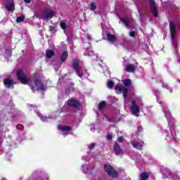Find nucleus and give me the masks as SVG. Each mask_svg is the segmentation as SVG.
<instances>
[{"label": "nucleus", "instance_id": "1", "mask_svg": "<svg viewBox=\"0 0 180 180\" xmlns=\"http://www.w3.org/2000/svg\"><path fill=\"white\" fill-rule=\"evenodd\" d=\"M158 95H160V91H156L155 96H157V101L159 102L160 105L161 106H163L162 110L165 113V116L167 118V120L168 122V124L169 127V131L172 134V139L174 140L175 139V137L176 136V133L175 132V125L174 124V122H172V116L171 115V112H169V110H168V108L167 107V104L162 103V101H160L158 100Z\"/></svg>", "mask_w": 180, "mask_h": 180}, {"label": "nucleus", "instance_id": "2", "mask_svg": "<svg viewBox=\"0 0 180 180\" xmlns=\"http://www.w3.org/2000/svg\"><path fill=\"white\" fill-rule=\"evenodd\" d=\"M32 84L34 86H32V84H30V86H31L34 92V88H36L37 91H44L46 89V86L43 85V84H41V82L37 78L34 79Z\"/></svg>", "mask_w": 180, "mask_h": 180}, {"label": "nucleus", "instance_id": "3", "mask_svg": "<svg viewBox=\"0 0 180 180\" xmlns=\"http://www.w3.org/2000/svg\"><path fill=\"white\" fill-rule=\"evenodd\" d=\"M115 91H119L120 92H122L123 97L124 98V107L127 108L129 100H127V89H126L124 86H122L120 84H117L115 86Z\"/></svg>", "mask_w": 180, "mask_h": 180}, {"label": "nucleus", "instance_id": "4", "mask_svg": "<svg viewBox=\"0 0 180 180\" xmlns=\"http://www.w3.org/2000/svg\"><path fill=\"white\" fill-rule=\"evenodd\" d=\"M72 67L77 75L79 76V78H82V77H84V71H82V69L79 66V60H78L77 59H75L73 60Z\"/></svg>", "mask_w": 180, "mask_h": 180}, {"label": "nucleus", "instance_id": "5", "mask_svg": "<svg viewBox=\"0 0 180 180\" xmlns=\"http://www.w3.org/2000/svg\"><path fill=\"white\" fill-rule=\"evenodd\" d=\"M17 77L21 84H24L25 85H26V84L29 82V79H27V76L25 75V72H23V70H22V69H19L17 71Z\"/></svg>", "mask_w": 180, "mask_h": 180}, {"label": "nucleus", "instance_id": "6", "mask_svg": "<svg viewBox=\"0 0 180 180\" xmlns=\"http://www.w3.org/2000/svg\"><path fill=\"white\" fill-rule=\"evenodd\" d=\"M129 108L134 116H136V117H139V116H140V107H139L136 101H131V104Z\"/></svg>", "mask_w": 180, "mask_h": 180}, {"label": "nucleus", "instance_id": "7", "mask_svg": "<svg viewBox=\"0 0 180 180\" xmlns=\"http://www.w3.org/2000/svg\"><path fill=\"white\" fill-rule=\"evenodd\" d=\"M104 169L105 172L108 173L110 176H111L112 178H116V176H117V172L115 170V169H113V167H112V166H110V165H105Z\"/></svg>", "mask_w": 180, "mask_h": 180}, {"label": "nucleus", "instance_id": "8", "mask_svg": "<svg viewBox=\"0 0 180 180\" xmlns=\"http://www.w3.org/2000/svg\"><path fill=\"white\" fill-rule=\"evenodd\" d=\"M58 130H60V131H62V133L65 137V136H68V134H72V132H70L71 127L64 126V125H58Z\"/></svg>", "mask_w": 180, "mask_h": 180}, {"label": "nucleus", "instance_id": "9", "mask_svg": "<svg viewBox=\"0 0 180 180\" xmlns=\"http://www.w3.org/2000/svg\"><path fill=\"white\" fill-rule=\"evenodd\" d=\"M149 4L150 6V11L153 13L154 18H157L158 16V10L157 9V6H155V2L154 0H150Z\"/></svg>", "mask_w": 180, "mask_h": 180}, {"label": "nucleus", "instance_id": "10", "mask_svg": "<svg viewBox=\"0 0 180 180\" xmlns=\"http://www.w3.org/2000/svg\"><path fill=\"white\" fill-rule=\"evenodd\" d=\"M169 29L172 36V41H174V39L176 35V28L175 27V24L172 21H171L169 23Z\"/></svg>", "mask_w": 180, "mask_h": 180}, {"label": "nucleus", "instance_id": "11", "mask_svg": "<svg viewBox=\"0 0 180 180\" xmlns=\"http://www.w3.org/2000/svg\"><path fill=\"white\" fill-rule=\"evenodd\" d=\"M6 8L8 12L15 11V2H13V0H7Z\"/></svg>", "mask_w": 180, "mask_h": 180}, {"label": "nucleus", "instance_id": "12", "mask_svg": "<svg viewBox=\"0 0 180 180\" xmlns=\"http://www.w3.org/2000/svg\"><path fill=\"white\" fill-rule=\"evenodd\" d=\"M68 105L72 108H79V106H81V102L78 100L70 99L68 101Z\"/></svg>", "mask_w": 180, "mask_h": 180}, {"label": "nucleus", "instance_id": "13", "mask_svg": "<svg viewBox=\"0 0 180 180\" xmlns=\"http://www.w3.org/2000/svg\"><path fill=\"white\" fill-rule=\"evenodd\" d=\"M54 16V11L51 10H46L42 15L44 19H51Z\"/></svg>", "mask_w": 180, "mask_h": 180}, {"label": "nucleus", "instance_id": "14", "mask_svg": "<svg viewBox=\"0 0 180 180\" xmlns=\"http://www.w3.org/2000/svg\"><path fill=\"white\" fill-rule=\"evenodd\" d=\"M131 144H132L133 147L134 148H136V150H141L143 148L144 142H143L141 141H131Z\"/></svg>", "mask_w": 180, "mask_h": 180}, {"label": "nucleus", "instance_id": "15", "mask_svg": "<svg viewBox=\"0 0 180 180\" xmlns=\"http://www.w3.org/2000/svg\"><path fill=\"white\" fill-rule=\"evenodd\" d=\"M4 84L6 88H13V80L11 78V77L4 79Z\"/></svg>", "mask_w": 180, "mask_h": 180}, {"label": "nucleus", "instance_id": "16", "mask_svg": "<svg viewBox=\"0 0 180 180\" xmlns=\"http://www.w3.org/2000/svg\"><path fill=\"white\" fill-rule=\"evenodd\" d=\"M114 151L116 155H122L123 154V150L120 149V147L119 146V144H117V143H115V144L114 145Z\"/></svg>", "mask_w": 180, "mask_h": 180}, {"label": "nucleus", "instance_id": "17", "mask_svg": "<svg viewBox=\"0 0 180 180\" xmlns=\"http://www.w3.org/2000/svg\"><path fill=\"white\" fill-rule=\"evenodd\" d=\"M127 72H134L136 71V66L133 64H128L125 68Z\"/></svg>", "mask_w": 180, "mask_h": 180}, {"label": "nucleus", "instance_id": "18", "mask_svg": "<svg viewBox=\"0 0 180 180\" xmlns=\"http://www.w3.org/2000/svg\"><path fill=\"white\" fill-rule=\"evenodd\" d=\"M84 56H89V57H92L94 56V51L91 49V45L89 48H87L86 52L84 53Z\"/></svg>", "mask_w": 180, "mask_h": 180}, {"label": "nucleus", "instance_id": "19", "mask_svg": "<svg viewBox=\"0 0 180 180\" xmlns=\"http://www.w3.org/2000/svg\"><path fill=\"white\" fill-rule=\"evenodd\" d=\"M67 58H68V52L65 51L62 53L61 57H60L61 63H64V61H65V60H67Z\"/></svg>", "mask_w": 180, "mask_h": 180}, {"label": "nucleus", "instance_id": "20", "mask_svg": "<svg viewBox=\"0 0 180 180\" xmlns=\"http://www.w3.org/2000/svg\"><path fill=\"white\" fill-rule=\"evenodd\" d=\"M38 116L39 117H41V120L42 122H50V120H51V118L50 117H47L46 116H43L41 114H40L39 112L37 113Z\"/></svg>", "mask_w": 180, "mask_h": 180}, {"label": "nucleus", "instance_id": "21", "mask_svg": "<svg viewBox=\"0 0 180 180\" xmlns=\"http://www.w3.org/2000/svg\"><path fill=\"white\" fill-rule=\"evenodd\" d=\"M107 39L108 41H115L116 40V37H115V35H112V34H108Z\"/></svg>", "mask_w": 180, "mask_h": 180}, {"label": "nucleus", "instance_id": "22", "mask_svg": "<svg viewBox=\"0 0 180 180\" xmlns=\"http://www.w3.org/2000/svg\"><path fill=\"white\" fill-rule=\"evenodd\" d=\"M105 106H106L105 102L103 101V102L100 103V104L98 105V110L100 112H102L105 109Z\"/></svg>", "mask_w": 180, "mask_h": 180}, {"label": "nucleus", "instance_id": "23", "mask_svg": "<svg viewBox=\"0 0 180 180\" xmlns=\"http://www.w3.org/2000/svg\"><path fill=\"white\" fill-rule=\"evenodd\" d=\"M46 56L47 58H51V57L54 56V51L51 50H48L46 52Z\"/></svg>", "mask_w": 180, "mask_h": 180}, {"label": "nucleus", "instance_id": "24", "mask_svg": "<svg viewBox=\"0 0 180 180\" xmlns=\"http://www.w3.org/2000/svg\"><path fill=\"white\" fill-rule=\"evenodd\" d=\"M148 179V173H142L141 174V179L140 180H147Z\"/></svg>", "mask_w": 180, "mask_h": 180}, {"label": "nucleus", "instance_id": "25", "mask_svg": "<svg viewBox=\"0 0 180 180\" xmlns=\"http://www.w3.org/2000/svg\"><path fill=\"white\" fill-rule=\"evenodd\" d=\"M124 85L125 86H130L131 85V80L129 79H126L124 80Z\"/></svg>", "mask_w": 180, "mask_h": 180}, {"label": "nucleus", "instance_id": "26", "mask_svg": "<svg viewBox=\"0 0 180 180\" xmlns=\"http://www.w3.org/2000/svg\"><path fill=\"white\" fill-rule=\"evenodd\" d=\"M91 40H92V38H91V36H87L86 37L83 39V41H84V43H88V44H91Z\"/></svg>", "mask_w": 180, "mask_h": 180}, {"label": "nucleus", "instance_id": "27", "mask_svg": "<svg viewBox=\"0 0 180 180\" xmlns=\"http://www.w3.org/2000/svg\"><path fill=\"white\" fill-rule=\"evenodd\" d=\"M121 20H122V22H123V23H124L127 27H129V23H130V21L129 20V19H127V18H125V19L122 18Z\"/></svg>", "mask_w": 180, "mask_h": 180}, {"label": "nucleus", "instance_id": "28", "mask_svg": "<svg viewBox=\"0 0 180 180\" xmlns=\"http://www.w3.org/2000/svg\"><path fill=\"white\" fill-rule=\"evenodd\" d=\"M129 37L135 38L136 36H137V32L136 31H131L129 34Z\"/></svg>", "mask_w": 180, "mask_h": 180}, {"label": "nucleus", "instance_id": "29", "mask_svg": "<svg viewBox=\"0 0 180 180\" xmlns=\"http://www.w3.org/2000/svg\"><path fill=\"white\" fill-rule=\"evenodd\" d=\"M24 20H25V15H20L16 19L17 23H20V22H23Z\"/></svg>", "mask_w": 180, "mask_h": 180}, {"label": "nucleus", "instance_id": "30", "mask_svg": "<svg viewBox=\"0 0 180 180\" xmlns=\"http://www.w3.org/2000/svg\"><path fill=\"white\" fill-rule=\"evenodd\" d=\"M107 86H108V88H110V89H112V88H113V86H115V84L113 83L112 81L110 80L108 82Z\"/></svg>", "mask_w": 180, "mask_h": 180}, {"label": "nucleus", "instance_id": "31", "mask_svg": "<svg viewBox=\"0 0 180 180\" xmlns=\"http://www.w3.org/2000/svg\"><path fill=\"white\" fill-rule=\"evenodd\" d=\"M90 9L91 11H95V9H96V4L95 3H91L90 4Z\"/></svg>", "mask_w": 180, "mask_h": 180}, {"label": "nucleus", "instance_id": "32", "mask_svg": "<svg viewBox=\"0 0 180 180\" xmlns=\"http://www.w3.org/2000/svg\"><path fill=\"white\" fill-rule=\"evenodd\" d=\"M162 88H166V89H169V92H172V89H169V86H168V84H163L162 85Z\"/></svg>", "mask_w": 180, "mask_h": 180}, {"label": "nucleus", "instance_id": "33", "mask_svg": "<svg viewBox=\"0 0 180 180\" xmlns=\"http://www.w3.org/2000/svg\"><path fill=\"white\" fill-rule=\"evenodd\" d=\"M60 27H62L63 30H65V29H67V24H65V22H61Z\"/></svg>", "mask_w": 180, "mask_h": 180}, {"label": "nucleus", "instance_id": "34", "mask_svg": "<svg viewBox=\"0 0 180 180\" xmlns=\"http://www.w3.org/2000/svg\"><path fill=\"white\" fill-rule=\"evenodd\" d=\"M71 91H74V89L72 88H68L65 89V94H67V95H68V94H70V92H71Z\"/></svg>", "mask_w": 180, "mask_h": 180}, {"label": "nucleus", "instance_id": "35", "mask_svg": "<svg viewBox=\"0 0 180 180\" xmlns=\"http://www.w3.org/2000/svg\"><path fill=\"white\" fill-rule=\"evenodd\" d=\"M94 148H95V143H91L89 146V150H94Z\"/></svg>", "mask_w": 180, "mask_h": 180}, {"label": "nucleus", "instance_id": "36", "mask_svg": "<svg viewBox=\"0 0 180 180\" xmlns=\"http://www.w3.org/2000/svg\"><path fill=\"white\" fill-rule=\"evenodd\" d=\"M82 168H83L84 172H87V171H88V167H87L85 165H83L82 166Z\"/></svg>", "mask_w": 180, "mask_h": 180}, {"label": "nucleus", "instance_id": "37", "mask_svg": "<svg viewBox=\"0 0 180 180\" xmlns=\"http://www.w3.org/2000/svg\"><path fill=\"white\" fill-rule=\"evenodd\" d=\"M117 141H119V143H123V136H120Z\"/></svg>", "mask_w": 180, "mask_h": 180}, {"label": "nucleus", "instance_id": "38", "mask_svg": "<svg viewBox=\"0 0 180 180\" xmlns=\"http://www.w3.org/2000/svg\"><path fill=\"white\" fill-rule=\"evenodd\" d=\"M105 75H108L110 74L109 70L108 68H105V72H104Z\"/></svg>", "mask_w": 180, "mask_h": 180}, {"label": "nucleus", "instance_id": "39", "mask_svg": "<svg viewBox=\"0 0 180 180\" xmlns=\"http://www.w3.org/2000/svg\"><path fill=\"white\" fill-rule=\"evenodd\" d=\"M107 139H108V140H112V135H111V134H108V135L107 136Z\"/></svg>", "mask_w": 180, "mask_h": 180}, {"label": "nucleus", "instance_id": "40", "mask_svg": "<svg viewBox=\"0 0 180 180\" xmlns=\"http://www.w3.org/2000/svg\"><path fill=\"white\" fill-rule=\"evenodd\" d=\"M49 30H50V32H53L54 31V27L50 26L49 27Z\"/></svg>", "mask_w": 180, "mask_h": 180}, {"label": "nucleus", "instance_id": "41", "mask_svg": "<svg viewBox=\"0 0 180 180\" xmlns=\"http://www.w3.org/2000/svg\"><path fill=\"white\" fill-rule=\"evenodd\" d=\"M138 131H143V127H141V126L139 127Z\"/></svg>", "mask_w": 180, "mask_h": 180}, {"label": "nucleus", "instance_id": "42", "mask_svg": "<svg viewBox=\"0 0 180 180\" xmlns=\"http://www.w3.org/2000/svg\"><path fill=\"white\" fill-rule=\"evenodd\" d=\"M109 122H111V123H117V121H115L113 120H110Z\"/></svg>", "mask_w": 180, "mask_h": 180}, {"label": "nucleus", "instance_id": "43", "mask_svg": "<svg viewBox=\"0 0 180 180\" xmlns=\"http://www.w3.org/2000/svg\"><path fill=\"white\" fill-rule=\"evenodd\" d=\"M26 4H30V0H24Z\"/></svg>", "mask_w": 180, "mask_h": 180}, {"label": "nucleus", "instance_id": "44", "mask_svg": "<svg viewBox=\"0 0 180 180\" xmlns=\"http://www.w3.org/2000/svg\"><path fill=\"white\" fill-rule=\"evenodd\" d=\"M179 83H180V81H179Z\"/></svg>", "mask_w": 180, "mask_h": 180}]
</instances>
